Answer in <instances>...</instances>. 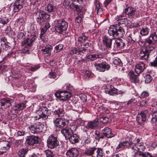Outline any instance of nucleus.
<instances>
[{
	"mask_svg": "<svg viewBox=\"0 0 157 157\" xmlns=\"http://www.w3.org/2000/svg\"><path fill=\"white\" fill-rule=\"evenodd\" d=\"M95 139L98 140L100 139H103L105 138V136L103 134V133H100L99 132L97 133V132H95Z\"/></svg>",
	"mask_w": 157,
	"mask_h": 157,
	"instance_id": "nucleus-48",
	"label": "nucleus"
},
{
	"mask_svg": "<svg viewBox=\"0 0 157 157\" xmlns=\"http://www.w3.org/2000/svg\"><path fill=\"white\" fill-rule=\"evenodd\" d=\"M67 120L64 118H57L53 121L55 126L59 128H62L65 126L67 124Z\"/></svg>",
	"mask_w": 157,
	"mask_h": 157,
	"instance_id": "nucleus-9",
	"label": "nucleus"
},
{
	"mask_svg": "<svg viewBox=\"0 0 157 157\" xmlns=\"http://www.w3.org/2000/svg\"><path fill=\"white\" fill-rule=\"evenodd\" d=\"M75 129H72V127L71 128L66 127L62 130L61 132L66 138H69L71 134L75 131Z\"/></svg>",
	"mask_w": 157,
	"mask_h": 157,
	"instance_id": "nucleus-12",
	"label": "nucleus"
},
{
	"mask_svg": "<svg viewBox=\"0 0 157 157\" xmlns=\"http://www.w3.org/2000/svg\"><path fill=\"white\" fill-rule=\"evenodd\" d=\"M66 89L71 91L74 90V88L73 86L70 84H66Z\"/></svg>",
	"mask_w": 157,
	"mask_h": 157,
	"instance_id": "nucleus-64",
	"label": "nucleus"
},
{
	"mask_svg": "<svg viewBox=\"0 0 157 157\" xmlns=\"http://www.w3.org/2000/svg\"><path fill=\"white\" fill-rule=\"evenodd\" d=\"M38 139L37 137L35 136H28L26 139V143L29 145H33L38 143Z\"/></svg>",
	"mask_w": 157,
	"mask_h": 157,
	"instance_id": "nucleus-14",
	"label": "nucleus"
},
{
	"mask_svg": "<svg viewBox=\"0 0 157 157\" xmlns=\"http://www.w3.org/2000/svg\"><path fill=\"white\" fill-rule=\"evenodd\" d=\"M117 37H122L124 35V32L123 29L120 27L119 25L117 26Z\"/></svg>",
	"mask_w": 157,
	"mask_h": 157,
	"instance_id": "nucleus-30",
	"label": "nucleus"
},
{
	"mask_svg": "<svg viewBox=\"0 0 157 157\" xmlns=\"http://www.w3.org/2000/svg\"><path fill=\"white\" fill-rule=\"evenodd\" d=\"M78 154V151L75 148L69 149L66 153V155L68 157H77Z\"/></svg>",
	"mask_w": 157,
	"mask_h": 157,
	"instance_id": "nucleus-15",
	"label": "nucleus"
},
{
	"mask_svg": "<svg viewBox=\"0 0 157 157\" xmlns=\"http://www.w3.org/2000/svg\"><path fill=\"white\" fill-rule=\"evenodd\" d=\"M149 31V30L147 28H143L140 30V34L143 36H146L148 34Z\"/></svg>",
	"mask_w": 157,
	"mask_h": 157,
	"instance_id": "nucleus-50",
	"label": "nucleus"
},
{
	"mask_svg": "<svg viewBox=\"0 0 157 157\" xmlns=\"http://www.w3.org/2000/svg\"><path fill=\"white\" fill-rule=\"evenodd\" d=\"M8 19L6 17H2L0 18V23L5 25L8 22Z\"/></svg>",
	"mask_w": 157,
	"mask_h": 157,
	"instance_id": "nucleus-55",
	"label": "nucleus"
},
{
	"mask_svg": "<svg viewBox=\"0 0 157 157\" xmlns=\"http://www.w3.org/2000/svg\"><path fill=\"white\" fill-rule=\"evenodd\" d=\"M36 120V118L34 117H28L25 120V123L27 126H30V125L34 124L35 123V122Z\"/></svg>",
	"mask_w": 157,
	"mask_h": 157,
	"instance_id": "nucleus-32",
	"label": "nucleus"
},
{
	"mask_svg": "<svg viewBox=\"0 0 157 157\" xmlns=\"http://www.w3.org/2000/svg\"><path fill=\"white\" fill-rule=\"evenodd\" d=\"M99 121L98 120L88 122L86 125L82 126V128L84 132H86L89 129H93L96 128L99 124Z\"/></svg>",
	"mask_w": 157,
	"mask_h": 157,
	"instance_id": "nucleus-6",
	"label": "nucleus"
},
{
	"mask_svg": "<svg viewBox=\"0 0 157 157\" xmlns=\"http://www.w3.org/2000/svg\"><path fill=\"white\" fill-rule=\"evenodd\" d=\"M145 68L144 63L142 62H139L135 66V72L137 74H140L143 71Z\"/></svg>",
	"mask_w": 157,
	"mask_h": 157,
	"instance_id": "nucleus-17",
	"label": "nucleus"
},
{
	"mask_svg": "<svg viewBox=\"0 0 157 157\" xmlns=\"http://www.w3.org/2000/svg\"><path fill=\"white\" fill-rule=\"evenodd\" d=\"M82 18L83 17L82 16L78 15L76 18L75 20V22L78 24L80 23L82 20Z\"/></svg>",
	"mask_w": 157,
	"mask_h": 157,
	"instance_id": "nucleus-60",
	"label": "nucleus"
},
{
	"mask_svg": "<svg viewBox=\"0 0 157 157\" xmlns=\"http://www.w3.org/2000/svg\"><path fill=\"white\" fill-rule=\"evenodd\" d=\"M139 56L142 59L144 58V59H147L149 56V53L146 50L145 51L141 50L139 53Z\"/></svg>",
	"mask_w": 157,
	"mask_h": 157,
	"instance_id": "nucleus-38",
	"label": "nucleus"
},
{
	"mask_svg": "<svg viewBox=\"0 0 157 157\" xmlns=\"http://www.w3.org/2000/svg\"><path fill=\"white\" fill-rule=\"evenodd\" d=\"M113 63L115 65L121 66L123 63L121 59H113Z\"/></svg>",
	"mask_w": 157,
	"mask_h": 157,
	"instance_id": "nucleus-58",
	"label": "nucleus"
},
{
	"mask_svg": "<svg viewBox=\"0 0 157 157\" xmlns=\"http://www.w3.org/2000/svg\"><path fill=\"white\" fill-rule=\"evenodd\" d=\"M106 55L105 54L99 53L98 54H93L89 55L87 58L88 59L91 58H105Z\"/></svg>",
	"mask_w": 157,
	"mask_h": 157,
	"instance_id": "nucleus-31",
	"label": "nucleus"
},
{
	"mask_svg": "<svg viewBox=\"0 0 157 157\" xmlns=\"http://www.w3.org/2000/svg\"><path fill=\"white\" fill-rule=\"evenodd\" d=\"M104 153L102 149L98 148L96 151V154L93 157H103L104 156Z\"/></svg>",
	"mask_w": 157,
	"mask_h": 157,
	"instance_id": "nucleus-39",
	"label": "nucleus"
},
{
	"mask_svg": "<svg viewBox=\"0 0 157 157\" xmlns=\"http://www.w3.org/2000/svg\"><path fill=\"white\" fill-rule=\"evenodd\" d=\"M91 73L88 71H86L84 74L83 77L86 79H88L90 76Z\"/></svg>",
	"mask_w": 157,
	"mask_h": 157,
	"instance_id": "nucleus-61",
	"label": "nucleus"
},
{
	"mask_svg": "<svg viewBox=\"0 0 157 157\" xmlns=\"http://www.w3.org/2000/svg\"><path fill=\"white\" fill-rule=\"evenodd\" d=\"M149 95V94L146 91H143L140 94V97L141 98H144L147 97Z\"/></svg>",
	"mask_w": 157,
	"mask_h": 157,
	"instance_id": "nucleus-63",
	"label": "nucleus"
},
{
	"mask_svg": "<svg viewBox=\"0 0 157 157\" xmlns=\"http://www.w3.org/2000/svg\"><path fill=\"white\" fill-rule=\"evenodd\" d=\"M75 124L77 126H80L83 125V126H84L83 125L84 124V122L81 119L79 118L78 119L75 121Z\"/></svg>",
	"mask_w": 157,
	"mask_h": 157,
	"instance_id": "nucleus-49",
	"label": "nucleus"
},
{
	"mask_svg": "<svg viewBox=\"0 0 157 157\" xmlns=\"http://www.w3.org/2000/svg\"><path fill=\"white\" fill-rule=\"evenodd\" d=\"M43 125L41 123L38 122L35 123L28 127L30 132L33 133H38L40 132H43Z\"/></svg>",
	"mask_w": 157,
	"mask_h": 157,
	"instance_id": "nucleus-4",
	"label": "nucleus"
},
{
	"mask_svg": "<svg viewBox=\"0 0 157 157\" xmlns=\"http://www.w3.org/2000/svg\"><path fill=\"white\" fill-rule=\"evenodd\" d=\"M10 147V143L9 142H5L3 146L0 148V155L3 154L8 150L9 149Z\"/></svg>",
	"mask_w": 157,
	"mask_h": 157,
	"instance_id": "nucleus-24",
	"label": "nucleus"
},
{
	"mask_svg": "<svg viewBox=\"0 0 157 157\" xmlns=\"http://www.w3.org/2000/svg\"><path fill=\"white\" fill-rule=\"evenodd\" d=\"M52 49V47L51 45H47L44 48L41 50L44 54H46V56H50L51 54V52Z\"/></svg>",
	"mask_w": 157,
	"mask_h": 157,
	"instance_id": "nucleus-29",
	"label": "nucleus"
},
{
	"mask_svg": "<svg viewBox=\"0 0 157 157\" xmlns=\"http://www.w3.org/2000/svg\"><path fill=\"white\" fill-rule=\"evenodd\" d=\"M151 104L150 100L148 99H145V100H143L141 101L140 103V105L142 107L149 105Z\"/></svg>",
	"mask_w": 157,
	"mask_h": 157,
	"instance_id": "nucleus-40",
	"label": "nucleus"
},
{
	"mask_svg": "<svg viewBox=\"0 0 157 157\" xmlns=\"http://www.w3.org/2000/svg\"><path fill=\"white\" fill-rule=\"evenodd\" d=\"M142 142H141V143H136L135 144H134L132 146L131 148L133 150L135 153L136 152V148H135V147H136L137 148H139L140 147L141 145H142Z\"/></svg>",
	"mask_w": 157,
	"mask_h": 157,
	"instance_id": "nucleus-57",
	"label": "nucleus"
},
{
	"mask_svg": "<svg viewBox=\"0 0 157 157\" xmlns=\"http://www.w3.org/2000/svg\"><path fill=\"white\" fill-rule=\"evenodd\" d=\"M25 86L26 88L29 89V91L32 92H34L36 90V86L31 84H26L25 85Z\"/></svg>",
	"mask_w": 157,
	"mask_h": 157,
	"instance_id": "nucleus-36",
	"label": "nucleus"
},
{
	"mask_svg": "<svg viewBox=\"0 0 157 157\" xmlns=\"http://www.w3.org/2000/svg\"><path fill=\"white\" fill-rule=\"evenodd\" d=\"M26 107V104L23 103H21L16 104L13 107V109L15 111H20L23 110Z\"/></svg>",
	"mask_w": 157,
	"mask_h": 157,
	"instance_id": "nucleus-23",
	"label": "nucleus"
},
{
	"mask_svg": "<svg viewBox=\"0 0 157 157\" xmlns=\"http://www.w3.org/2000/svg\"><path fill=\"white\" fill-rule=\"evenodd\" d=\"M55 95L60 100L65 101L72 96V94L71 92L67 91H59L55 93Z\"/></svg>",
	"mask_w": 157,
	"mask_h": 157,
	"instance_id": "nucleus-3",
	"label": "nucleus"
},
{
	"mask_svg": "<svg viewBox=\"0 0 157 157\" xmlns=\"http://www.w3.org/2000/svg\"><path fill=\"white\" fill-rule=\"evenodd\" d=\"M105 92L110 95H113L117 93V89L114 86L109 84H107L105 89Z\"/></svg>",
	"mask_w": 157,
	"mask_h": 157,
	"instance_id": "nucleus-13",
	"label": "nucleus"
},
{
	"mask_svg": "<svg viewBox=\"0 0 157 157\" xmlns=\"http://www.w3.org/2000/svg\"><path fill=\"white\" fill-rule=\"evenodd\" d=\"M96 150V148L94 147L90 148L86 150L85 153L86 155H91L94 153Z\"/></svg>",
	"mask_w": 157,
	"mask_h": 157,
	"instance_id": "nucleus-44",
	"label": "nucleus"
},
{
	"mask_svg": "<svg viewBox=\"0 0 157 157\" xmlns=\"http://www.w3.org/2000/svg\"><path fill=\"white\" fill-rule=\"evenodd\" d=\"M68 23L64 20L59 19L56 20L55 23V30L57 32L62 33L68 28Z\"/></svg>",
	"mask_w": 157,
	"mask_h": 157,
	"instance_id": "nucleus-1",
	"label": "nucleus"
},
{
	"mask_svg": "<svg viewBox=\"0 0 157 157\" xmlns=\"http://www.w3.org/2000/svg\"><path fill=\"white\" fill-rule=\"evenodd\" d=\"M117 29V26L111 25L110 26L108 30V33L109 35L112 36L114 38H116Z\"/></svg>",
	"mask_w": 157,
	"mask_h": 157,
	"instance_id": "nucleus-16",
	"label": "nucleus"
},
{
	"mask_svg": "<svg viewBox=\"0 0 157 157\" xmlns=\"http://www.w3.org/2000/svg\"><path fill=\"white\" fill-rule=\"evenodd\" d=\"M102 133L105 137L111 138L114 136V134L112 133L111 128L106 127L102 130Z\"/></svg>",
	"mask_w": 157,
	"mask_h": 157,
	"instance_id": "nucleus-18",
	"label": "nucleus"
},
{
	"mask_svg": "<svg viewBox=\"0 0 157 157\" xmlns=\"http://www.w3.org/2000/svg\"><path fill=\"white\" fill-rule=\"evenodd\" d=\"M45 10L48 12H52L56 10V8L51 4H48L45 8Z\"/></svg>",
	"mask_w": 157,
	"mask_h": 157,
	"instance_id": "nucleus-43",
	"label": "nucleus"
},
{
	"mask_svg": "<svg viewBox=\"0 0 157 157\" xmlns=\"http://www.w3.org/2000/svg\"><path fill=\"white\" fill-rule=\"evenodd\" d=\"M151 121L153 123H155L157 122V111L154 112L152 115Z\"/></svg>",
	"mask_w": 157,
	"mask_h": 157,
	"instance_id": "nucleus-54",
	"label": "nucleus"
},
{
	"mask_svg": "<svg viewBox=\"0 0 157 157\" xmlns=\"http://www.w3.org/2000/svg\"><path fill=\"white\" fill-rule=\"evenodd\" d=\"M157 40V36L155 33L151 34L147 40V43L149 45L154 44Z\"/></svg>",
	"mask_w": 157,
	"mask_h": 157,
	"instance_id": "nucleus-21",
	"label": "nucleus"
},
{
	"mask_svg": "<svg viewBox=\"0 0 157 157\" xmlns=\"http://www.w3.org/2000/svg\"><path fill=\"white\" fill-rule=\"evenodd\" d=\"M124 13L126 14L129 17H132L134 16L136 17L139 16V14L137 13L136 9L132 7H129L124 9Z\"/></svg>",
	"mask_w": 157,
	"mask_h": 157,
	"instance_id": "nucleus-7",
	"label": "nucleus"
},
{
	"mask_svg": "<svg viewBox=\"0 0 157 157\" xmlns=\"http://www.w3.org/2000/svg\"><path fill=\"white\" fill-rule=\"evenodd\" d=\"M85 50L86 49L85 48H79L78 49L77 48H73L71 50L70 54H75L78 52L79 53L81 54V53H83V52H85Z\"/></svg>",
	"mask_w": 157,
	"mask_h": 157,
	"instance_id": "nucleus-35",
	"label": "nucleus"
},
{
	"mask_svg": "<svg viewBox=\"0 0 157 157\" xmlns=\"http://www.w3.org/2000/svg\"><path fill=\"white\" fill-rule=\"evenodd\" d=\"M47 157H55L54 153L50 150H47L45 151Z\"/></svg>",
	"mask_w": 157,
	"mask_h": 157,
	"instance_id": "nucleus-56",
	"label": "nucleus"
},
{
	"mask_svg": "<svg viewBox=\"0 0 157 157\" xmlns=\"http://www.w3.org/2000/svg\"><path fill=\"white\" fill-rule=\"evenodd\" d=\"M94 67L97 70L99 71L104 72L108 70L110 67L109 64L105 62H103L101 63H95Z\"/></svg>",
	"mask_w": 157,
	"mask_h": 157,
	"instance_id": "nucleus-8",
	"label": "nucleus"
},
{
	"mask_svg": "<svg viewBox=\"0 0 157 157\" xmlns=\"http://www.w3.org/2000/svg\"><path fill=\"white\" fill-rule=\"evenodd\" d=\"M95 9L97 10V13L98 15L101 14L102 12V8L100 7V4L99 2L98 1H96L95 3Z\"/></svg>",
	"mask_w": 157,
	"mask_h": 157,
	"instance_id": "nucleus-37",
	"label": "nucleus"
},
{
	"mask_svg": "<svg viewBox=\"0 0 157 157\" xmlns=\"http://www.w3.org/2000/svg\"><path fill=\"white\" fill-rule=\"evenodd\" d=\"M127 21V19L126 18H121L117 20V23L118 24H123L126 23V21Z\"/></svg>",
	"mask_w": 157,
	"mask_h": 157,
	"instance_id": "nucleus-62",
	"label": "nucleus"
},
{
	"mask_svg": "<svg viewBox=\"0 0 157 157\" xmlns=\"http://www.w3.org/2000/svg\"><path fill=\"white\" fill-rule=\"evenodd\" d=\"M39 116L40 118H42L44 120H46L49 115L48 109L44 106L40 107L39 110Z\"/></svg>",
	"mask_w": 157,
	"mask_h": 157,
	"instance_id": "nucleus-10",
	"label": "nucleus"
},
{
	"mask_svg": "<svg viewBox=\"0 0 157 157\" xmlns=\"http://www.w3.org/2000/svg\"><path fill=\"white\" fill-rule=\"evenodd\" d=\"M96 107H97L98 111L101 113H108L109 111L101 104L98 105L96 106Z\"/></svg>",
	"mask_w": 157,
	"mask_h": 157,
	"instance_id": "nucleus-34",
	"label": "nucleus"
},
{
	"mask_svg": "<svg viewBox=\"0 0 157 157\" xmlns=\"http://www.w3.org/2000/svg\"><path fill=\"white\" fill-rule=\"evenodd\" d=\"M72 105L73 110L79 112L82 111V105L79 102H76L75 103H72Z\"/></svg>",
	"mask_w": 157,
	"mask_h": 157,
	"instance_id": "nucleus-28",
	"label": "nucleus"
},
{
	"mask_svg": "<svg viewBox=\"0 0 157 157\" xmlns=\"http://www.w3.org/2000/svg\"><path fill=\"white\" fill-rule=\"evenodd\" d=\"M31 39L27 38L24 40L22 42V44L25 45L24 48V52L29 54V51L30 47L32 46L33 42L36 38V36L34 35H32Z\"/></svg>",
	"mask_w": 157,
	"mask_h": 157,
	"instance_id": "nucleus-2",
	"label": "nucleus"
},
{
	"mask_svg": "<svg viewBox=\"0 0 157 157\" xmlns=\"http://www.w3.org/2000/svg\"><path fill=\"white\" fill-rule=\"evenodd\" d=\"M47 143L48 147L51 149L54 148L59 144L56 137L52 135H51L48 137Z\"/></svg>",
	"mask_w": 157,
	"mask_h": 157,
	"instance_id": "nucleus-5",
	"label": "nucleus"
},
{
	"mask_svg": "<svg viewBox=\"0 0 157 157\" xmlns=\"http://www.w3.org/2000/svg\"><path fill=\"white\" fill-rule=\"evenodd\" d=\"M139 155L140 157H154L147 152L139 153Z\"/></svg>",
	"mask_w": 157,
	"mask_h": 157,
	"instance_id": "nucleus-53",
	"label": "nucleus"
},
{
	"mask_svg": "<svg viewBox=\"0 0 157 157\" xmlns=\"http://www.w3.org/2000/svg\"><path fill=\"white\" fill-rule=\"evenodd\" d=\"M123 146H125L127 147H128L130 146H132L134 144L132 141V139L131 137L128 136L127 137L125 138V140L122 142Z\"/></svg>",
	"mask_w": 157,
	"mask_h": 157,
	"instance_id": "nucleus-22",
	"label": "nucleus"
},
{
	"mask_svg": "<svg viewBox=\"0 0 157 157\" xmlns=\"http://www.w3.org/2000/svg\"><path fill=\"white\" fill-rule=\"evenodd\" d=\"M36 18L38 17L39 18H45V17L47 15L43 11H38L36 15Z\"/></svg>",
	"mask_w": 157,
	"mask_h": 157,
	"instance_id": "nucleus-45",
	"label": "nucleus"
},
{
	"mask_svg": "<svg viewBox=\"0 0 157 157\" xmlns=\"http://www.w3.org/2000/svg\"><path fill=\"white\" fill-rule=\"evenodd\" d=\"M142 145H141L140 147V148H137L136 147H135V148H136V152H135V153H136L137 152H139V153H143V151H144L145 149V147L144 145L142 143Z\"/></svg>",
	"mask_w": 157,
	"mask_h": 157,
	"instance_id": "nucleus-51",
	"label": "nucleus"
},
{
	"mask_svg": "<svg viewBox=\"0 0 157 157\" xmlns=\"http://www.w3.org/2000/svg\"><path fill=\"white\" fill-rule=\"evenodd\" d=\"M24 2L23 0H17L15 2L14 6L15 12L17 11L23 7Z\"/></svg>",
	"mask_w": 157,
	"mask_h": 157,
	"instance_id": "nucleus-19",
	"label": "nucleus"
},
{
	"mask_svg": "<svg viewBox=\"0 0 157 157\" xmlns=\"http://www.w3.org/2000/svg\"><path fill=\"white\" fill-rule=\"evenodd\" d=\"M146 115L144 113L141 112L137 116L136 121L141 124L142 122L146 120Z\"/></svg>",
	"mask_w": 157,
	"mask_h": 157,
	"instance_id": "nucleus-25",
	"label": "nucleus"
},
{
	"mask_svg": "<svg viewBox=\"0 0 157 157\" xmlns=\"http://www.w3.org/2000/svg\"><path fill=\"white\" fill-rule=\"evenodd\" d=\"M145 83H148L150 82L152 80V78L150 75L147 74L144 76Z\"/></svg>",
	"mask_w": 157,
	"mask_h": 157,
	"instance_id": "nucleus-46",
	"label": "nucleus"
},
{
	"mask_svg": "<svg viewBox=\"0 0 157 157\" xmlns=\"http://www.w3.org/2000/svg\"><path fill=\"white\" fill-rule=\"evenodd\" d=\"M69 138L71 143L75 144L78 142L79 137L77 134H73L72 135H71Z\"/></svg>",
	"mask_w": 157,
	"mask_h": 157,
	"instance_id": "nucleus-33",
	"label": "nucleus"
},
{
	"mask_svg": "<svg viewBox=\"0 0 157 157\" xmlns=\"http://www.w3.org/2000/svg\"><path fill=\"white\" fill-rule=\"evenodd\" d=\"M65 112L62 106H60L58 109L54 111V113L55 115L59 117H62L64 115Z\"/></svg>",
	"mask_w": 157,
	"mask_h": 157,
	"instance_id": "nucleus-26",
	"label": "nucleus"
},
{
	"mask_svg": "<svg viewBox=\"0 0 157 157\" xmlns=\"http://www.w3.org/2000/svg\"><path fill=\"white\" fill-rule=\"evenodd\" d=\"M63 45L62 44H59L57 45L55 48V49L56 52H58L60 51L63 49Z\"/></svg>",
	"mask_w": 157,
	"mask_h": 157,
	"instance_id": "nucleus-59",
	"label": "nucleus"
},
{
	"mask_svg": "<svg viewBox=\"0 0 157 157\" xmlns=\"http://www.w3.org/2000/svg\"><path fill=\"white\" fill-rule=\"evenodd\" d=\"M115 43L118 49H120L121 48L123 47L125 45L124 43L119 40L116 41Z\"/></svg>",
	"mask_w": 157,
	"mask_h": 157,
	"instance_id": "nucleus-47",
	"label": "nucleus"
},
{
	"mask_svg": "<svg viewBox=\"0 0 157 157\" xmlns=\"http://www.w3.org/2000/svg\"><path fill=\"white\" fill-rule=\"evenodd\" d=\"M103 42L106 47L108 48L111 47L112 39L109 38L107 36H104L102 39Z\"/></svg>",
	"mask_w": 157,
	"mask_h": 157,
	"instance_id": "nucleus-27",
	"label": "nucleus"
},
{
	"mask_svg": "<svg viewBox=\"0 0 157 157\" xmlns=\"http://www.w3.org/2000/svg\"><path fill=\"white\" fill-rule=\"evenodd\" d=\"M28 151V150L26 149H20L19 150L18 152V155L19 156L24 157Z\"/></svg>",
	"mask_w": 157,
	"mask_h": 157,
	"instance_id": "nucleus-42",
	"label": "nucleus"
},
{
	"mask_svg": "<svg viewBox=\"0 0 157 157\" xmlns=\"http://www.w3.org/2000/svg\"><path fill=\"white\" fill-rule=\"evenodd\" d=\"M88 40V37L85 36L83 33H82L81 35H80L78 38V41L80 42L82 44Z\"/></svg>",
	"mask_w": 157,
	"mask_h": 157,
	"instance_id": "nucleus-41",
	"label": "nucleus"
},
{
	"mask_svg": "<svg viewBox=\"0 0 157 157\" xmlns=\"http://www.w3.org/2000/svg\"><path fill=\"white\" fill-rule=\"evenodd\" d=\"M40 67V65L38 64L29 67L28 70L30 71L34 72L39 69Z\"/></svg>",
	"mask_w": 157,
	"mask_h": 157,
	"instance_id": "nucleus-52",
	"label": "nucleus"
},
{
	"mask_svg": "<svg viewBox=\"0 0 157 157\" xmlns=\"http://www.w3.org/2000/svg\"><path fill=\"white\" fill-rule=\"evenodd\" d=\"M0 105L5 108H8L11 105V100L8 98H3L1 101Z\"/></svg>",
	"mask_w": 157,
	"mask_h": 157,
	"instance_id": "nucleus-20",
	"label": "nucleus"
},
{
	"mask_svg": "<svg viewBox=\"0 0 157 157\" xmlns=\"http://www.w3.org/2000/svg\"><path fill=\"white\" fill-rule=\"evenodd\" d=\"M126 72L128 74L129 80L131 82L136 83H138L139 82L138 76L135 74L134 72L132 70L127 71Z\"/></svg>",
	"mask_w": 157,
	"mask_h": 157,
	"instance_id": "nucleus-11",
	"label": "nucleus"
}]
</instances>
